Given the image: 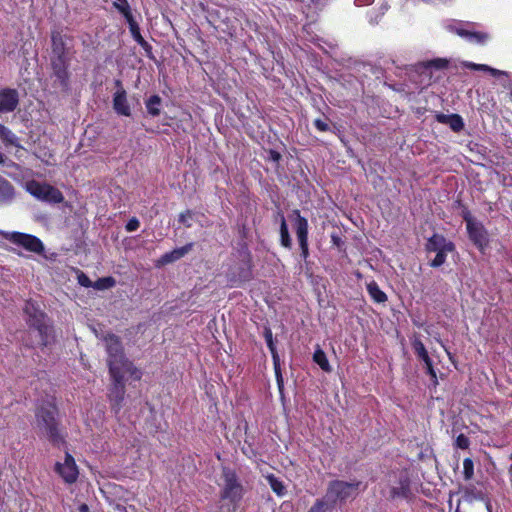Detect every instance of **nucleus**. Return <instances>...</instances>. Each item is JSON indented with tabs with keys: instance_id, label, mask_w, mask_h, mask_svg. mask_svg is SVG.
<instances>
[{
	"instance_id": "aec40b11",
	"label": "nucleus",
	"mask_w": 512,
	"mask_h": 512,
	"mask_svg": "<svg viewBox=\"0 0 512 512\" xmlns=\"http://www.w3.org/2000/svg\"><path fill=\"white\" fill-rule=\"evenodd\" d=\"M435 118L439 123L448 125L454 132H460L464 128L463 119L458 114L437 113Z\"/></svg>"
},
{
	"instance_id": "ddd939ff",
	"label": "nucleus",
	"mask_w": 512,
	"mask_h": 512,
	"mask_svg": "<svg viewBox=\"0 0 512 512\" xmlns=\"http://www.w3.org/2000/svg\"><path fill=\"white\" fill-rule=\"evenodd\" d=\"M412 495L411 492V480L406 471H402L399 474L397 483L390 489L391 499H409Z\"/></svg>"
},
{
	"instance_id": "f03ea898",
	"label": "nucleus",
	"mask_w": 512,
	"mask_h": 512,
	"mask_svg": "<svg viewBox=\"0 0 512 512\" xmlns=\"http://www.w3.org/2000/svg\"><path fill=\"white\" fill-rule=\"evenodd\" d=\"M57 413L54 403H43L36 411V425L41 434L45 435L53 445L59 446L63 443V437L58 429Z\"/></svg>"
},
{
	"instance_id": "3c124183",
	"label": "nucleus",
	"mask_w": 512,
	"mask_h": 512,
	"mask_svg": "<svg viewBox=\"0 0 512 512\" xmlns=\"http://www.w3.org/2000/svg\"><path fill=\"white\" fill-rule=\"evenodd\" d=\"M511 97H512V90H511Z\"/></svg>"
},
{
	"instance_id": "4c0bfd02",
	"label": "nucleus",
	"mask_w": 512,
	"mask_h": 512,
	"mask_svg": "<svg viewBox=\"0 0 512 512\" xmlns=\"http://www.w3.org/2000/svg\"><path fill=\"white\" fill-rule=\"evenodd\" d=\"M193 213L191 210H186L185 212L180 213L178 221L185 225L187 228L192 226L190 220L192 219Z\"/></svg>"
},
{
	"instance_id": "20e7f679",
	"label": "nucleus",
	"mask_w": 512,
	"mask_h": 512,
	"mask_svg": "<svg viewBox=\"0 0 512 512\" xmlns=\"http://www.w3.org/2000/svg\"><path fill=\"white\" fill-rule=\"evenodd\" d=\"M361 486V482H346L341 480H334L328 484L327 495L328 499L335 505L338 502H345L349 498H355Z\"/></svg>"
},
{
	"instance_id": "9d476101",
	"label": "nucleus",
	"mask_w": 512,
	"mask_h": 512,
	"mask_svg": "<svg viewBox=\"0 0 512 512\" xmlns=\"http://www.w3.org/2000/svg\"><path fill=\"white\" fill-rule=\"evenodd\" d=\"M293 213L296 216L294 228L301 249V256L304 260H306L309 256L308 221L305 217L301 216L299 210H294Z\"/></svg>"
},
{
	"instance_id": "1a4fd4ad",
	"label": "nucleus",
	"mask_w": 512,
	"mask_h": 512,
	"mask_svg": "<svg viewBox=\"0 0 512 512\" xmlns=\"http://www.w3.org/2000/svg\"><path fill=\"white\" fill-rule=\"evenodd\" d=\"M126 372H119L116 374H110L112 379L111 387L109 388V400L111 403L112 410L117 414L123 406L125 396V382L124 374Z\"/></svg>"
},
{
	"instance_id": "a878e982",
	"label": "nucleus",
	"mask_w": 512,
	"mask_h": 512,
	"mask_svg": "<svg viewBox=\"0 0 512 512\" xmlns=\"http://www.w3.org/2000/svg\"><path fill=\"white\" fill-rule=\"evenodd\" d=\"M335 504L328 499L327 493L322 499H318L308 512H330Z\"/></svg>"
},
{
	"instance_id": "c03bdc74",
	"label": "nucleus",
	"mask_w": 512,
	"mask_h": 512,
	"mask_svg": "<svg viewBox=\"0 0 512 512\" xmlns=\"http://www.w3.org/2000/svg\"><path fill=\"white\" fill-rule=\"evenodd\" d=\"M425 363V366H426V372L427 374H429L432 378V380H434V382H436L437 380V376H436V372L433 368V364H432V360L429 359L428 362H424Z\"/></svg>"
},
{
	"instance_id": "b1692460",
	"label": "nucleus",
	"mask_w": 512,
	"mask_h": 512,
	"mask_svg": "<svg viewBox=\"0 0 512 512\" xmlns=\"http://www.w3.org/2000/svg\"><path fill=\"white\" fill-rule=\"evenodd\" d=\"M464 501L472 503L474 501H482L485 499L484 493L476 486L470 484L461 489Z\"/></svg>"
},
{
	"instance_id": "473e14b6",
	"label": "nucleus",
	"mask_w": 512,
	"mask_h": 512,
	"mask_svg": "<svg viewBox=\"0 0 512 512\" xmlns=\"http://www.w3.org/2000/svg\"><path fill=\"white\" fill-rule=\"evenodd\" d=\"M113 5L125 17L127 21L134 19L127 0H115Z\"/></svg>"
},
{
	"instance_id": "2eb2a0df",
	"label": "nucleus",
	"mask_w": 512,
	"mask_h": 512,
	"mask_svg": "<svg viewBox=\"0 0 512 512\" xmlns=\"http://www.w3.org/2000/svg\"><path fill=\"white\" fill-rule=\"evenodd\" d=\"M55 469L67 483L75 482L78 477L74 458L69 453H66L64 463H56Z\"/></svg>"
},
{
	"instance_id": "2f4dec72",
	"label": "nucleus",
	"mask_w": 512,
	"mask_h": 512,
	"mask_svg": "<svg viewBox=\"0 0 512 512\" xmlns=\"http://www.w3.org/2000/svg\"><path fill=\"white\" fill-rule=\"evenodd\" d=\"M412 346L417 357L423 362H428L431 359L428 355V352L424 346V344L419 339H414L412 342Z\"/></svg>"
},
{
	"instance_id": "f257e3e1",
	"label": "nucleus",
	"mask_w": 512,
	"mask_h": 512,
	"mask_svg": "<svg viewBox=\"0 0 512 512\" xmlns=\"http://www.w3.org/2000/svg\"><path fill=\"white\" fill-rule=\"evenodd\" d=\"M101 340L104 342L108 355L107 365L109 373L117 375L119 372H127L135 380H140L142 373L125 356L120 338L115 334L108 333L103 335Z\"/></svg>"
},
{
	"instance_id": "4be33fe9",
	"label": "nucleus",
	"mask_w": 512,
	"mask_h": 512,
	"mask_svg": "<svg viewBox=\"0 0 512 512\" xmlns=\"http://www.w3.org/2000/svg\"><path fill=\"white\" fill-rule=\"evenodd\" d=\"M14 198V186L10 181L0 175V205L9 204Z\"/></svg>"
},
{
	"instance_id": "e433bc0d",
	"label": "nucleus",
	"mask_w": 512,
	"mask_h": 512,
	"mask_svg": "<svg viewBox=\"0 0 512 512\" xmlns=\"http://www.w3.org/2000/svg\"><path fill=\"white\" fill-rule=\"evenodd\" d=\"M447 253L448 252H437L435 258L431 260L430 265L434 268L442 266L446 261Z\"/></svg>"
},
{
	"instance_id": "7c9ffc66",
	"label": "nucleus",
	"mask_w": 512,
	"mask_h": 512,
	"mask_svg": "<svg viewBox=\"0 0 512 512\" xmlns=\"http://www.w3.org/2000/svg\"><path fill=\"white\" fill-rule=\"evenodd\" d=\"M448 66V61L444 58H436L427 62H423L420 64V67L424 68L425 70L428 69H436V70H442L445 69Z\"/></svg>"
},
{
	"instance_id": "6e6552de",
	"label": "nucleus",
	"mask_w": 512,
	"mask_h": 512,
	"mask_svg": "<svg viewBox=\"0 0 512 512\" xmlns=\"http://www.w3.org/2000/svg\"><path fill=\"white\" fill-rule=\"evenodd\" d=\"M464 220L470 240L480 251H484L489 244L487 230L481 222L476 221L469 213L464 215Z\"/></svg>"
},
{
	"instance_id": "412c9836",
	"label": "nucleus",
	"mask_w": 512,
	"mask_h": 512,
	"mask_svg": "<svg viewBox=\"0 0 512 512\" xmlns=\"http://www.w3.org/2000/svg\"><path fill=\"white\" fill-rule=\"evenodd\" d=\"M129 24V29L133 39L145 50L146 55L149 58H153L152 56V47L151 45L142 37L140 33V28L137 22L134 19L127 21Z\"/></svg>"
},
{
	"instance_id": "39448f33",
	"label": "nucleus",
	"mask_w": 512,
	"mask_h": 512,
	"mask_svg": "<svg viewBox=\"0 0 512 512\" xmlns=\"http://www.w3.org/2000/svg\"><path fill=\"white\" fill-rule=\"evenodd\" d=\"M26 190L33 197L43 202L58 204L64 201L62 192L47 183H40L36 180H31L26 183Z\"/></svg>"
},
{
	"instance_id": "7ed1b4c3",
	"label": "nucleus",
	"mask_w": 512,
	"mask_h": 512,
	"mask_svg": "<svg viewBox=\"0 0 512 512\" xmlns=\"http://www.w3.org/2000/svg\"><path fill=\"white\" fill-rule=\"evenodd\" d=\"M27 316V323L37 333L36 344L46 346L52 335V327L46 315L31 301H27L23 308Z\"/></svg>"
},
{
	"instance_id": "c9c22d12",
	"label": "nucleus",
	"mask_w": 512,
	"mask_h": 512,
	"mask_svg": "<svg viewBox=\"0 0 512 512\" xmlns=\"http://www.w3.org/2000/svg\"><path fill=\"white\" fill-rule=\"evenodd\" d=\"M463 475L465 480H471L474 476V464L470 458L463 461Z\"/></svg>"
},
{
	"instance_id": "09e8293b",
	"label": "nucleus",
	"mask_w": 512,
	"mask_h": 512,
	"mask_svg": "<svg viewBox=\"0 0 512 512\" xmlns=\"http://www.w3.org/2000/svg\"><path fill=\"white\" fill-rule=\"evenodd\" d=\"M4 162V155L0 152V164Z\"/></svg>"
},
{
	"instance_id": "5701e85b",
	"label": "nucleus",
	"mask_w": 512,
	"mask_h": 512,
	"mask_svg": "<svg viewBox=\"0 0 512 512\" xmlns=\"http://www.w3.org/2000/svg\"><path fill=\"white\" fill-rule=\"evenodd\" d=\"M275 221L280 222V243L283 247L291 249L292 240L289 234L288 226L284 217V214L281 211H278L275 215Z\"/></svg>"
},
{
	"instance_id": "a19ab883",
	"label": "nucleus",
	"mask_w": 512,
	"mask_h": 512,
	"mask_svg": "<svg viewBox=\"0 0 512 512\" xmlns=\"http://www.w3.org/2000/svg\"><path fill=\"white\" fill-rule=\"evenodd\" d=\"M455 443L456 446L460 449H467L470 445L468 437H466L464 434L458 435Z\"/></svg>"
},
{
	"instance_id": "423d86ee",
	"label": "nucleus",
	"mask_w": 512,
	"mask_h": 512,
	"mask_svg": "<svg viewBox=\"0 0 512 512\" xmlns=\"http://www.w3.org/2000/svg\"><path fill=\"white\" fill-rule=\"evenodd\" d=\"M222 479V499H228L231 503L236 504L243 496V486L240 483L236 472L229 467H223Z\"/></svg>"
},
{
	"instance_id": "ea45409f",
	"label": "nucleus",
	"mask_w": 512,
	"mask_h": 512,
	"mask_svg": "<svg viewBox=\"0 0 512 512\" xmlns=\"http://www.w3.org/2000/svg\"><path fill=\"white\" fill-rule=\"evenodd\" d=\"M78 283L86 288L93 287L94 283L90 280V278L83 272H80L77 276Z\"/></svg>"
},
{
	"instance_id": "0eeeda50",
	"label": "nucleus",
	"mask_w": 512,
	"mask_h": 512,
	"mask_svg": "<svg viewBox=\"0 0 512 512\" xmlns=\"http://www.w3.org/2000/svg\"><path fill=\"white\" fill-rule=\"evenodd\" d=\"M0 234L15 245L23 247L29 252L42 254L45 250L43 242L36 236L21 232H3Z\"/></svg>"
},
{
	"instance_id": "f704fd0d",
	"label": "nucleus",
	"mask_w": 512,
	"mask_h": 512,
	"mask_svg": "<svg viewBox=\"0 0 512 512\" xmlns=\"http://www.w3.org/2000/svg\"><path fill=\"white\" fill-rule=\"evenodd\" d=\"M115 285V279L112 277H104L98 279L93 287L98 290L108 289Z\"/></svg>"
},
{
	"instance_id": "6ab92c4d",
	"label": "nucleus",
	"mask_w": 512,
	"mask_h": 512,
	"mask_svg": "<svg viewBox=\"0 0 512 512\" xmlns=\"http://www.w3.org/2000/svg\"><path fill=\"white\" fill-rule=\"evenodd\" d=\"M193 246V243H188L183 247L176 248L170 252L163 254L161 258L158 260V264L166 265L181 259L192 250Z\"/></svg>"
},
{
	"instance_id": "f8f14e48",
	"label": "nucleus",
	"mask_w": 512,
	"mask_h": 512,
	"mask_svg": "<svg viewBox=\"0 0 512 512\" xmlns=\"http://www.w3.org/2000/svg\"><path fill=\"white\" fill-rule=\"evenodd\" d=\"M116 92L113 95V109L118 115L131 116V108L127 100V93L120 80H115Z\"/></svg>"
},
{
	"instance_id": "a211bd4d",
	"label": "nucleus",
	"mask_w": 512,
	"mask_h": 512,
	"mask_svg": "<svg viewBox=\"0 0 512 512\" xmlns=\"http://www.w3.org/2000/svg\"><path fill=\"white\" fill-rule=\"evenodd\" d=\"M454 249L455 245L440 234L432 235L426 243L428 252H452Z\"/></svg>"
},
{
	"instance_id": "c756f323",
	"label": "nucleus",
	"mask_w": 512,
	"mask_h": 512,
	"mask_svg": "<svg viewBox=\"0 0 512 512\" xmlns=\"http://www.w3.org/2000/svg\"><path fill=\"white\" fill-rule=\"evenodd\" d=\"M264 337H265V340H266V344H267V346H268V348H269V350H270V352L272 354V357H273V360H274V364H275V369L277 370L279 358H278L276 347H275V344H274V341H273V335H272L271 329H269V328L265 329Z\"/></svg>"
},
{
	"instance_id": "f3484780",
	"label": "nucleus",
	"mask_w": 512,
	"mask_h": 512,
	"mask_svg": "<svg viewBox=\"0 0 512 512\" xmlns=\"http://www.w3.org/2000/svg\"><path fill=\"white\" fill-rule=\"evenodd\" d=\"M52 42V58H67L71 59L70 49L67 47L65 36L59 31H53L51 34Z\"/></svg>"
},
{
	"instance_id": "a18cd8bd",
	"label": "nucleus",
	"mask_w": 512,
	"mask_h": 512,
	"mask_svg": "<svg viewBox=\"0 0 512 512\" xmlns=\"http://www.w3.org/2000/svg\"><path fill=\"white\" fill-rule=\"evenodd\" d=\"M487 71L490 72L493 76L505 75V72H503L501 70H498V69H495V68H492L490 66H489V69Z\"/></svg>"
},
{
	"instance_id": "393cba45",
	"label": "nucleus",
	"mask_w": 512,
	"mask_h": 512,
	"mask_svg": "<svg viewBox=\"0 0 512 512\" xmlns=\"http://www.w3.org/2000/svg\"><path fill=\"white\" fill-rule=\"evenodd\" d=\"M161 104L162 99L158 95H152L145 101L147 112L153 117H156L160 114Z\"/></svg>"
},
{
	"instance_id": "bb28decb",
	"label": "nucleus",
	"mask_w": 512,
	"mask_h": 512,
	"mask_svg": "<svg viewBox=\"0 0 512 512\" xmlns=\"http://www.w3.org/2000/svg\"><path fill=\"white\" fill-rule=\"evenodd\" d=\"M367 291L371 298L377 303H383L387 300L386 294L379 288L377 283L374 281L367 284Z\"/></svg>"
},
{
	"instance_id": "c85d7f7f",
	"label": "nucleus",
	"mask_w": 512,
	"mask_h": 512,
	"mask_svg": "<svg viewBox=\"0 0 512 512\" xmlns=\"http://www.w3.org/2000/svg\"><path fill=\"white\" fill-rule=\"evenodd\" d=\"M313 360L314 362L320 366V368L325 372L331 371V366L329 364V361L326 357L325 352L320 349L319 347L315 350L313 354Z\"/></svg>"
},
{
	"instance_id": "9b49d317",
	"label": "nucleus",
	"mask_w": 512,
	"mask_h": 512,
	"mask_svg": "<svg viewBox=\"0 0 512 512\" xmlns=\"http://www.w3.org/2000/svg\"><path fill=\"white\" fill-rule=\"evenodd\" d=\"M447 29L471 43L484 44L489 39L488 33L466 29L462 23L451 24Z\"/></svg>"
},
{
	"instance_id": "8fccbe9b",
	"label": "nucleus",
	"mask_w": 512,
	"mask_h": 512,
	"mask_svg": "<svg viewBox=\"0 0 512 512\" xmlns=\"http://www.w3.org/2000/svg\"><path fill=\"white\" fill-rule=\"evenodd\" d=\"M81 510H82V511L87 510V506H86V505H83V506L81 507Z\"/></svg>"
},
{
	"instance_id": "58836bf2",
	"label": "nucleus",
	"mask_w": 512,
	"mask_h": 512,
	"mask_svg": "<svg viewBox=\"0 0 512 512\" xmlns=\"http://www.w3.org/2000/svg\"><path fill=\"white\" fill-rule=\"evenodd\" d=\"M314 126L316 127L317 130H319L321 132H326V131H328L330 129L329 123H328L326 118H324V119H321V118L315 119L314 120Z\"/></svg>"
},
{
	"instance_id": "79ce46f5",
	"label": "nucleus",
	"mask_w": 512,
	"mask_h": 512,
	"mask_svg": "<svg viewBox=\"0 0 512 512\" xmlns=\"http://www.w3.org/2000/svg\"><path fill=\"white\" fill-rule=\"evenodd\" d=\"M465 67L472 69V70H480V71H487L489 69L488 65L485 64H476L472 62H466L464 64Z\"/></svg>"
},
{
	"instance_id": "49530a36",
	"label": "nucleus",
	"mask_w": 512,
	"mask_h": 512,
	"mask_svg": "<svg viewBox=\"0 0 512 512\" xmlns=\"http://www.w3.org/2000/svg\"><path fill=\"white\" fill-rule=\"evenodd\" d=\"M331 239H332V242H333L336 246H338V247L340 246V244H341V242H342L340 237H338L337 235H332V236H331Z\"/></svg>"
},
{
	"instance_id": "cd10ccee",
	"label": "nucleus",
	"mask_w": 512,
	"mask_h": 512,
	"mask_svg": "<svg viewBox=\"0 0 512 512\" xmlns=\"http://www.w3.org/2000/svg\"><path fill=\"white\" fill-rule=\"evenodd\" d=\"M0 138L7 144L16 147H21L18 142V137L6 126L0 123Z\"/></svg>"
},
{
	"instance_id": "72a5a7b5",
	"label": "nucleus",
	"mask_w": 512,
	"mask_h": 512,
	"mask_svg": "<svg viewBox=\"0 0 512 512\" xmlns=\"http://www.w3.org/2000/svg\"><path fill=\"white\" fill-rule=\"evenodd\" d=\"M267 481L271 487V489L279 496L284 495L285 493V486L283 483L274 475H268Z\"/></svg>"
},
{
	"instance_id": "dca6fc26",
	"label": "nucleus",
	"mask_w": 512,
	"mask_h": 512,
	"mask_svg": "<svg viewBox=\"0 0 512 512\" xmlns=\"http://www.w3.org/2000/svg\"><path fill=\"white\" fill-rule=\"evenodd\" d=\"M19 104V93L16 89L0 90V113L13 112Z\"/></svg>"
},
{
	"instance_id": "de8ad7c7",
	"label": "nucleus",
	"mask_w": 512,
	"mask_h": 512,
	"mask_svg": "<svg viewBox=\"0 0 512 512\" xmlns=\"http://www.w3.org/2000/svg\"><path fill=\"white\" fill-rule=\"evenodd\" d=\"M486 508H487L488 512H492L491 503L489 501L486 503Z\"/></svg>"
},
{
	"instance_id": "37998d69",
	"label": "nucleus",
	"mask_w": 512,
	"mask_h": 512,
	"mask_svg": "<svg viewBox=\"0 0 512 512\" xmlns=\"http://www.w3.org/2000/svg\"><path fill=\"white\" fill-rule=\"evenodd\" d=\"M140 226V222L137 218H132L128 221V223L126 224V230L128 232H133V231H136Z\"/></svg>"
},
{
	"instance_id": "4468645a",
	"label": "nucleus",
	"mask_w": 512,
	"mask_h": 512,
	"mask_svg": "<svg viewBox=\"0 0 512 512\" xmlns=\"http://www.w3.org/2000/svg\"><path fill=\"white\" fill-rule=\"evenodd\" d=\"M71 59L67 58H52L50 57V64L53 71V75L59 81L60 85L64 88L68 85L69 80V65Z\"/></svg>"
}]
</instances>
